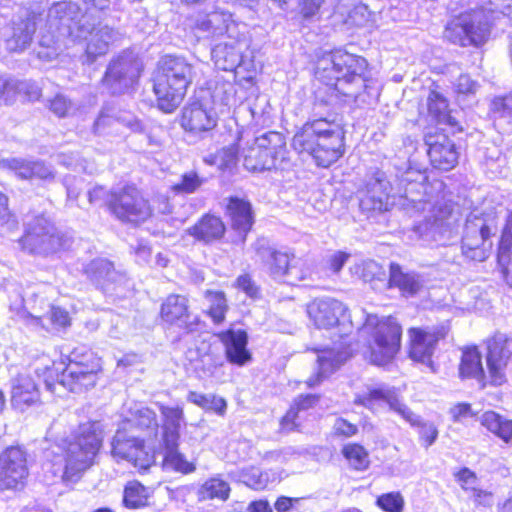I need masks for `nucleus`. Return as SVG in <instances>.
Masks as SVG:
<instances>
[{"label":"nucleus","instance_id":"obj_5","mask_svg":"<svg viewBox=\"0 0 512 512\" xmlns=\"http://www.w3.org/2000/svg\"><path fill=\"white\" fill-rule=\"evenodd\" d=\"M194 76V68L182 57L166 56L155 78L154 92L159 108L171 113L182 102Z\"/></svg>","mask_w":512,"mask_h":512},{"label":"nucleus","instance_id":"obj_12","mask_svg":"<svg viewBox=\"0 0 512 512\" xmlns=\"http://www.w3.org/2000/svg\"><path fill=\"white\" fill-rule=\"evenodd\" d=\"M22 248L30 253L50 254L63 247L62 237L55 226L44 216H36L26 223Z\"/></svg>","mask_w":512,"mask_h":512},{"label":"nucleus","instance_id":"obj_6","mask_svg":"<svg viewBox=\"0 0 512 512\" xmlns=\"http://www.w3.org/2000/svg\"><path fill=\"white\" fill-rule=\"evenodd\" d=\"M102 429L98 422L81 424L77 434L67 443L65 448V466L63 476L72 479L87 470L94 461L101 444Z\"/></svg>","mask_w":512,"mask_h":512},{"label":"nucleus","instance_id":"obj_45","mask_svg":"<svg viewBox=\"0 0 512 512\" xmlns=\"http://www.w3.org/2000/svg\"><path fill=\"white\" fill-rule=\"evenodd\" d=\"M342 455L347 460L350 468L357 471H364L370 465L367 450L356 443H349L343 446Z\"/></svg>","mask_w":512,"mask_h":512},{"label":"nucleus","instance_id":"obj_11","mask_svg":"<svg viewBox=\"0 0 512 512\" xmlns=\"http://www.w3.org/2000/svg\"><path fill=\"white\" fill-rule=\"evenodd\" d=\"M108 208L118 219L135 223L145 221L152 214V207L148 201L133 186L112 191L108 200Z\"/></svg>","mask_w":512,"mask_h":512},{"label":"nucleus","instance_id":"obj_30","mask_svg":"<svg viewBox=\"0 0 512 512\" xmlns=\"http://www.w3.org/2000/svg\"><path fill=\"white\" fill-rule=\"evenodd\" d=\"M227 34L230 41L217 44L212 50V59L215 66L223 71H233L242 59L243 34Z\"/></svg>","mask_w":512,"mask_h":512},{"label":"nucleus","instance_id":"obj_17","mask_svg":"<svg viewBox=\"0 0 512 512\" xmlns=\"http://www.w3.org/2000/svg\"><path fill=\"white\" fill-rule=\"evenodd\" d=\"M487 349L486 363L490 383L501 386L507 381L506 370L512 357V338L498 333L488 341Z\"/></svg>","mask_w":512,"mask_h":512},{"label":"nucleus","instance_id":"obj_32","mask_svg":"<svg viewBox=\"0 0 512 512\" xmlns=\"http://www.w3.org/2000/svg\"><path fill=\"white\" fill-rule=\"evenodd\" d=\"M218 336L225 346L227 359L231 363L242 366L251 360V354L247 350L248 336L244 330L231 328Z\"/></svg>","mask_w":512,"mask_h":512},{"label":"nucleus","instance_id":"obj_57","mask_svg":"<svg viewBox=\"0 0 512 512\" xmlns=\"http://www.w3.org/2000/svg\"><path fill=\"white\" fill-rule=\"evenodd\" d=\"M356 273H358L364 281H371L374 278L380 277L382 267L373 260H367L356 266Z\"/></svg>","mask_w":512,"mask_h":512},{"label":"nucleus","instance_id":"obj_9","mask_svg":"<svg viewBox=\"0 0 512 512\" xmlns=\"http://www.w3.org/2000/svg\"><path fill=\"white\" fill-rule=\"evenodd\" d=\"M491 24L483 11L461 14L450 21L444 30V38L462 47H480L490 36Z\"/></svg>","mask_w":512,"mask_h":512},{"label":"nucleus","instance_id":"obj_15","mask_svg":"<svg viewBox=\"0 0 512 512\" xmlns=\"http://www.w3.org/2000/svg\"><path fill=\"white\" fill-rule=\"evenodd\" d=\"M186 28L196 41L216 38L237 30V25L231 15L225 12L214 11L208 14L197 13L186 20Z\"/></svg>","mask_w":512,"mask_h":512},{"label":"nucleus","instance_id":"obj_47","mask_svg":"<svg viewBox=\"0 0 512 512\" xmlns=\"http://www.w3.org/2000/svg\"><path fill=\"white\" fill-rule=\"evenodd\" d=\"M205 299L208 302V315L212 318L214 323H221L225 319V314L228 310L227 299L222 291L207 290L205 292Z\"/></svg>","mask_w":512,"mask_h":512},{"label":"nucleus","instance_id":"obj_29","mask_svg":"<svg viewBox=\"0 0 512 512\" xmlns=\"http://www.w3.org/2000/svg\"><path fill=\"white\" fill-rule=\"evenodd\" d=\"M36 31V19L28 14L25 19L14 21L3 33L5 48L10 52H22L32 42Z\"/></svg>","mask_w":512,"mask_h":512},{"label":"nucleus","instance_id":"obj_21","mask_svg":"<svg viewBox=\"0 0 512 512\" xmlns=\"http://www.w3.org/2000/svg\"><path fill=\"white\" fill-rule=\"evenodd\" d=\"M448 328L444 325L430 329L412 328L409 331L411 338L410 357L418 362L426 364L434 370L431 356L436 343L444 338Z\"/></svg>","mask_w":512,"mask_h":512},{"label":"nucleus","instance_id":"obj_53","mask_svg":"<svg viewBox=\"0 0 512 512\" xmlns=\"http://www.w3.org/2000/svg\"><path fill=\"white\" fill-rule=\"evenodd\" d=\"M27 86L19 83V80L0 76V103L11 104L17 95H20L19 88Z\"/></svg>","mask_w":512,"mask_h":512},{"label":"nucleus","instance_id":"obj_36","mask_svg":"<svg viewBox=\"0 0 512 512\" xmlns=\"http://www.w3.org/2000/svg\"><path fill=\"white\" fill-rule=\"evenodd\" d=\"M459 375L463 379H476L481 387H485L487 383L491 385L489 374L487 376L484 374L481 354L476 347L463 350L459 366Z\"/></svg>","mask_w":512,"mask_h":512},{"label":"nucleus","instance_id":"obj_59","mask_svg":"<svg viewBox=\"0 0 512 512\" xmlns=\"http://www.w3.org/2000/svg\"><path fill=\"white\" fill-rule=\"evenodd\" d=\"M235 286L242 290L250 298H257L260 290L249 274L240 275L236 279Z\"/></svg>","mask_w":512,"mask_h":512},{"label":"nucleus","instance_id":"obj_7","mask_svg":"<svg viewBox=\"0 0 512 512\" xmlns=\"http://www.w3.org/2000/svg\"><path fill=\"white\" fill-rule=\"evenodd\" d=\"M363 329L372 336L369 360L379 366L390 362L400 348L401 327L396 320L392 317L378 319L377 316H369Z\"/></svg>","mask_w":512,"mask_h":512},{"label":"nucleus","instance_id":"obj_46","mask_svg":"<svg viewBox=\"0 0 512 512\" xmlns=\"http://www.w3.org/2000/svg\"><path fill=\"white\" fill-rule=\"evenodd\" d=\"M165 447L164 463L167 467L175 471L188 474L195 471L196 467L193 462H189L183 454L178 452V443L173 446L169 443H163Z\"/></svg>","mask_w":512,"mask_h":512},{"label":"nucleus","instance_id":"obj_54","mask_svg":"<svg viewBox=\"0 0 512 512\" xmlns=\"http://www.w3.org/2000/svg\"><path fill=\"white\" fill-rule=\"evenodd\" d=\"M404 503L399 492L385 493L377 498V505L385 512H403Z\"/></svg>","mask_w":512,"mask_h":512},{"label":"nucleus","instance_id":"obj_3","mask_svg":"<svg viewBox=\"0 0 512 512\" xmlns=\"http://www.w3.org/2000/svg\"><path fill=\"white\" fill-rule=\"evenodd\" d=\"M366 69L367 62L363 57L339 50L318 63L316 75L339 94L357 100L366 88Z\"/></svg>","mask_w":512,"mask_h":512},{"label":"nucleus","instance_id":"obj_27","mask_svg":"<svg viewBox=\"0 0 512 512\" xmlns=\"http://www.w3.org/2000/svg\"><path fill=\"white\" fill-rule=\"evenodd\" d=\"M345 311L344 304L332 298L315 299L307 306V313L315 326L325 329L335 326Z\"/></svg>","mask_w":512,"mask_h":512},{"label":"nucleus","instance_id":"obj_23","mask_svg":"<svg viewBox=\"0 0 512 512\" xmlns=\"http://www.w3.org/2000/svg\"><path fill=\"white\" fill-rule=\"evenodd\" d=\"M138 76V64L131 53L114 59L105 74L104 82L113 93H121L130 87Z\"/></svg>","mask_w":512,"mask_h":512},{"label":"nucleus","instance_id":"obj_28","mask_svg":"<svg viewBox=\"0 0 512 512\" xmlns=\"http://www.w3.org/2000/svg\"><path fill=\"white\" fill-rule=\"evenodd\" d=\"M390 183L382 172H377L366 184L365 195L360 206L367 211H385L389 206Z\"/></svg>","mask_w":512,"mask_h":512},{"label":"nucleus","instance_id":"obj_44","mask_svg":"<svg viewBox=\"0 0 512 512\" xmlns=\"http://www.w3.org/2000/svg\"><path fill=\"white\" fill-rule=\"evenodd\" d=\"M428 111L438 123L454 125L455 120L448 110L447 100L438 92L431 91L427 99Z\"/></svg>","mask_w":512,"mask_h":512},{"label":"nucleus","instance_id":"obj_26","mask_svg":"<svg viewBox=\"0 0 512 512\" xmlns=\"http://www.w3.org/2000/svg\"><path fill=\"white\" fill-rule=\"evenodd\" d=\"M217 120V114L213 108L201 102H192L183 109L181 125L187 132L200 135L213 130Z\"/></svg>","mask_w":512,"mask_h":512},{"label":"nucleus","instance_id":"obj_61","mask_svg":"<svg viewBox=\"0 0 512 512\" xmlns=\"http://www.w3.org/2000/svg\"><path fill=\"white\" fill-rule=\"evenodd\" d=\"M455 478L461 485L462 489L468 491L475 489L477 481L476 474L468 468H462L455 474Z\"/></svg>","mask_w":512,"mask_h":512},{"label":"nucleus","instance_id":"obj_43","mask_svg":"<svg viewBox=\"0 0 512 512\" xmlns=\"http://www.w3.org/2000/svg\"><path fill=\"white\" fill-rule=\"evenodd\" d=\"M229 476L232 480L245 484L246 486L255 489L262 490L268 484V475L262 473L256 467L242 468L231 471Z\"/></svg>","mask_w":512,"mask_h":512},{"label":"nucleus","instance_id":"obj_20","mask_svg":"<svg viewBox=\"0 0 512 512\" xmlns=\"http://www.w3.org/2000/svg\"><path fill=\"white\" fill-rule=\"evenodd\" d=\"M28 475L25 453L10 447L0 454V490L17 489Z\"/></svg>","mask_w":512,"mask_h":512},{"label":"nucleus","instance_id":"obj_63","mask_svg":"<svg viewBox=\"0 0 512 512\" xmlns=\"http://www.w3.org/2000/svg\"><path fill=\"white\" fill-rule=\"evenodd\" d=\"M477 88V83L473 81L468 75H460L455 83V89L459 94L474 93Z\"/></svg>","mask_w":512,"mask_h":512},{"label":"nucleus","instance_id":"obj_35","mask_svg":"<svg viewBox=\"0 0 512 512\" xmlns=\"http://www.w3.org/2000/svg\"><path fill=\"white\" fill-rule=\"evenodd\" d=\"M162 417V440L170 445L177 444L180 437V428L185 421L184 411L181 406L170 407L159 404Z\"/></svg>","mask_w":512,"mask_h":512},{"label":"nucleus","instance_id":"obj_16","mask_svg":"<svg viewBox=\"0 0 512 512\" xmlns=\"http://www.w3.org/2000/svg\"><path fill=\"white\" fill-rule=\"evenodd\" d=\"M111 454L117 461H127L138 470H147L154 463V455L148 452L143 441L117 431L111 442Z\"/></svg>","mask_w":512,"mask_h":512},{"label":"nucleus","instance_id":"obj_18","mask_svg":"<svg viewBox=\"0 0 512 512\" xmlns=\"http://www.w3.org/2000/svg\"><path fill=\"white\" fill-rule=\"evenodd\" d=\"M160 319L169 327H176L186 333L192 332L198 325V317L189 309V299L180 294H170L160 307Z\"/></svg>","mask_w":512,"mask_h":512},{"label":"nucleus","instance_id":"obj_41","mask_svg":"<svg viewBox=\"0 0 512 512\" xmlns=\"http://www.w3.org/2000/svg\"><path fill=\"white\" fill-rule=\"evenodd\" d=\"M479 421L488 431L499 437L505 443L512 442V420L506 419L494 411L484 412Z\"/></svg>","mask_w":512,"mask_h":512},{"label":"nucleus","instance_id":"obj_19","mask_svg":"<svg viewBox=\"0 0 512 512\" xmlns=\"http://www.w3.org/2000/svg\"><path fill=\"white\" fill-rule=\"evenodd\" d=\"M489 236L490 229L485 220L476 215L469 216L462 238L463 254L471 260L484 261L488 257V250L491 246L488 243Z\"/></svg>","mask_w":512,"mask_h":512},{"label":"nucleus","instance_id":"obj_33","mask_svg":"<svg viewBox=\"0 0 512 512\" xmlns=\"http://www.w3.org/2000/svg\"><path fill=\"white\" fill-rule=\"evenodd\" d=\"M39 400V392L34 380L28 375H18L11 384V404L24 411Z\"/></svg>","mask_w":512,"mask_h":512},{"label":"nucleus","instance_id":"obj_50","mask_svg":"<svg viewBox=\"0 0 512 512\" xmlns=\"http://www.w3.org/2000/svg\"><path fill=\"white\" fill-rule=\"evenodd\" d=\"M131 416V421L141 429L151 430V432L158 429L156 413L148 407L135 405L131 409Z\"/></svg>","mask_w":512,"mask_h":512},{"label":"nucleus","instance_id":"obj_60","mask_svg":"<svg viewBox=\"0 0 512 512\" xmlns=\"http://www.w3.org/2000/svg\"><path fill=\"white\" fill-rule=\"evenodd\" d=\"M493 111L498 113L502 118L512 117V91L503 96L496 98L492 103Z\"/></svg>","mask_w":512,"mask_h":512},{"label":"nucleus","instance_id":"obj_55","mask_svg":"<svg viewBox=\"0 0 512 512\" xmlns=\"http://www.w3.org/2000/svg\"><path fill=\"white\" fill-rule=\"evenodd\" d=\"M0 227L11 232L17 229L18 221L8 208V197L0 192Z\"/></svg>","mask_w":512,"mask_h":512},{"label":"nucleus","instance_id":"obj_4","mask_svg":"<svg viewBox=\"0 0 512 512\" xmlns=\"http://www.w3.org/2000/svg\"><path fill=\"white\" fill-rule=\"evenodd\" d=\"M443 183L436 181L432 185L410 183L405 190L400 205L407 213L423 212L425 223L417 227L420 232H437L452 212V205L441 194Z\"/></svg>","mask_w":512,"mask_h":512},{"label":"nucleus","instance_id":"obj_38","mask_svg":"<svg viewBox=\"0 0 512 512\" xmlns=\"http://www.w3.org/2000/svg\"><path fill=\"white\" fill-rule=\"evenodd\" d=\"M389 282L407 296L416 295L424 286L422 276L415 272H404L401 266L395 263L390 265Z\"/></svg>","mask_w":512,"mask_h":512},{"label":"nucleus","instance_id":"obj_25","mask_svg":"<svg viewBox=\"0 0 512 512\" xmlns=\"http://www.w3.org/2000/svg\"><path fill=\"white\" fill-rule=\"evenodd\" d=\"M428 156L436 169L448 171L458 163L459 152L454 142L444 134L427 135Z\"/></svg>","mask_w":512,"mask_h":512},{"label":"nucleus","instance_id":"obj_58","mask_svg":"<svg viewBox=\"0 0 512 512\" xmlns=\"http://www.w3.org/2000/svg\"><path fill=\"white\" fill-rule=\"evenodd\" d=\"M449 414L451 419L455 423L463 422L468 418H473L477 415L475 411H473L471 405L469 403H457L452 406L449 410Z\"/></svg>","mask_w":512,"mask_h":512},{"label":"nucleus","instance_id":"obj_22","mask_svg":"<svg viewBox=\"0 0 512 512\" xmlns=\"http://www.w3.org/2000/svg\"><path fill=\"white\" fill-rule=\"evenodd\" d=\"M84 31H78L72 38L73 41L86 39V56L89 62H93L98 56L107 53L109 45L119 39V33L108 26H96L90 24L89 19L84 23Z\"/></svg>","mask_w":512,"mask_h":512},{"label":"nucleus","instance_id":"obj_52","mask_svg":"<svg viewBox=\"0 0 512 512\" xmlns=\"http://www.w3.org/2000/svg\"><path fill=\"white\" fill-rule=\"evenodd\" d=\"M209 165H215L220 170H228L235 166L237 161V151L234 146L224 147L214 155L204 159Z\"/></svg>","mask_w":512,"mask_h":512},{"label":"nucleus","instance_id":"obj_37","mask_svg":"<svg viewBox=\"0 0 512 512\" xmlns=\"http://www.w3.org/2000/svg\"><path fill=\"white\" fill-rule=\"evenodd\" d=\"M225 230V225L219 217L208 214L190 227L187 233L198 241L210 243L221 239Z\"/></svg>","mask_w":512,"mask_h":512},{"label":"nucleus","instance_id":"obj_49","mask_svg":"<svg viewBox=\"0 0 512 512\" xmlns=\"http://www.w3.org/2000/svg\"><path fill=\"white\" fill-rule=\"evenodd\" d=\"M204 178L196 171H187L180 176L178 182L171 185V191L175 194H192L204 184Z\"/></svg>","mask_w":512,"mask_h":512},{"label":"nucleus","instance_id":"obj_62","mask_svg":"<svg viewBox=\"0 0 512 512\" xmlns=\"http://www.w3.org/2000/svg\"><path fill=\"white\" fill-rule=\"evenodd\" d=\"M349 18L356 26H363L370 19V11L367 6L359 5L350 12Z\"/></svg>","mask_w":512,"mask_h":512},{"label":"nucleus","instance_id":"obj_1","mask_svg":"<svg viewBox=\"0 0 512 512\" xmlns=\"http://www.w3.org/2000/svg\"><path fill=\"white\" fill-rule=\"evenodd\" d=\"M298 153L311 156L316 164L328 167L344 154V131L340 122L318 118L303 125L292 140Z\"/></svg>","mask_w":512,"mask_h":512},{"label":"nucleus","instance_id":"obj_24","mask_svg":"<svg viewBox=\"0 0 512 512\" xmlns=\"http://www.w3.org/2000/svg\"><path fill=\"white\" fill-rule=\"evenodd\" d=\"M0 169L14 175L20 180H53L55 174L50 166L43 161L21 157H7L0 159Z\"/></svg>","mask_w":512,"mask_h":512},{"label":"nucleus","instance_id":"obj_14","mask_svg":"<svg viewBox=\"0 0 512 512\" xmlns=\"http://www.w3.org/2000/svg\"><path fill=\"white\" fill-rule=\"evenodd\" d=\"M266 265L268 273L273 279L292 285L308 279L311 275L305 262L289 251H271Z\"/></svg>","mask_w":512,"mask_h":512},{"label":"nucleus","instance_id":"obj_10","mask_svg":"<svg viewBox=\"0 0 512 512\" xmlns=\"http://www.w3.org/2000/svg\"><path fill=\"white\" fill-rule=\"evenodd\" d=\"M286 158V145L280 133L269 132L256 138L244 154V166L249 171L278 168Z\"/></svg>","mask_w":512,"mask_h":512},{"label":"nucleus","instance_id":"obj_2","mask_svg":"<svg viewBox=\"0 0 512 512\" xmlns=\"http://www.w3.org/2000/svg\"><path fill=\"white\" fill-rule=\"evenodd\" d=\"M89 19L88 13L82 15L79 6L71 1H59L48 10V34H41L37 56L44 61L55 59L67 46L66 38L84 31V23Z\"/></svg>","mask_w":512,"mask_h":512},{"label":"nucleus","instance_id":"obj_34","mask_svg":"<svg viewBox=\"0 0 512 512\" xmlns=\"http://www.w3.org/2000/svg\"><path fill=\"white\" fill-rule=\"evenodd\" d=\"M227 213L233 230L238 232L244 241L254 222L251 204L242 198L230 197Z\"/></svg>","mask_w":512,"mask_h":512},{"label":"nucleus","instance_id":"obj_51","mask_svg":"<svg viewBox=\"0 0 512 512\" xmlns=\"http://www.w3.org/2000/svg\"><path fill=\"white\" fill-rule=\"evenodd\" d=\"M316 402L317 398L314 395L298 397L283 417L282 426L286 429H292L295 426V420L298 417V413L314 406Z\"/></svg>","mask_w":512,"mask_h":512},{"label":"nucleus","instance_id":"obj_48","mask_svg":"<svg viewBox=\"0 0 512 512\" xmlns=\"http://www.w3.org/2000/svg\"><path fill=\"white\" fill-rule=\"evenodd\" d=\"M187 400L203 409L213 410L218 414H223L226 409V401L212 394H201L190 391L187 395Z\"/></svg>","mask_w":512,"mask_h":512},{"label":"nucleus","instance_id":"obj_31","mask_svg":"<svg viewBox=\"0 0 512 512\" xmlns=\"http://www.w3.org/2000/svg\"><path fill=\"white\" fill-rule=\"evenodd\" d=\"M317 352V373L307 381L313 387L334 373L350 356L349 352L340 348L315 349Z\"/></svg>","mask_w":512,"mask_h":512},{"label":"nucleus","instance_id":"obj_40","mask_svg":"<svg viewBox=\"0 0 512 512\" xmlns=\"http://www.w3.org/2000/svg\"><path fill=\"white\" fill-rule=\"evenodd\" d=\"M231 492L230 484L217 474L206 479L197 489L199 501L219 500L225 502Z\"/></svg>","mask_w":512,"mask_h":512},{"label":"nucleus","instance_id":"obj_8","mask_svg":"<svg viewBox=\"0 0 512 512\" xmlns=\"http://www.w3.org/2000/svg\"><path fill=\"white\" fill-rule=\"evenodd\" d=\"M355 403L363 405L371 410L376 409L377 405L385 403L389 406L390 410L397 413L412 426L420 425L419 434L426 447L431 446L437 439L438 430L436 426L432 423L421 424L419 417L402 402L394 388L380 386L372 389L367 394L357 396L355 398Z\"/></svg>","mask_w":512,"mask_h":512},{"label":"nucleus","instance_id":"obj_13","mask_svg":"<svg viewBox=\"0 0 512 512\" xmlns=\"http://www.w3.org/2000/svg\"><path fill=\"white\" fill-rule=\"evenodd\" d=\"M76 357L74 355L70 360L57 384L71 392L80 393L96 385L102 365L100 359L92 353L85 355L81 361L76 360Z\"/></svg>","mask_w":512,"mask_h":512},{"label":"nucleus","instance_id":"obj_56","mask_svg":"<svg viewBox=\"0 0 512 512\" xmlns=\"http://www.w3.org/2000/svg\"><path fill=\"white\" fill-rule=\"evenodd\" d=\"M50 110L58 117L71 115L74 110V104L62 94L56 95L49 105Z\"/></svg>","mask_w":512,"mask_h":512},{"label":"nucleus","instance_id":"obj_39","mask_svg":"<svg viewBox=\"0 0 512 512\" xmlns=\"http://www.w3.org/2000/svg\"><path fill=\"white\" fill-rule=\"evenodd\" d=\"M85 273L103 291H110L111 288L110 278H107L108 275L113 274L120 280H124V273L116 271L113 264L106 259L91 261L85 268Z\"/></svg>","mask_w":512,"mask_h":512},{"label":"nucleus","instance_id":"obj_64","mask_svg":"<svg viewBox=\"0 0 512 512\" xmlns=\"http://www.w3.org/2000/svg\"><path fill=\"white\" fill-rule=\"evenodd\" d=\"M49 318L51 322L57 326L65 327L69 324V315L68 312L64 309H61L59 307H50L49 311Z\"/></svg>","mask_w":512,"mask_h":512},{"label":"nucleus","instance_id":"obj_42","mask_svg":"<svg viewBox=\"0 0 512 512\" xmlns=\"http://www.w3.org/2000/svg\"><path fill=\"white\" fill-rule=\"evenodd\" d=\"M150 488L142 485L139 481H129L123 491V504L129 509H139L148 505L151 497Z\"/></svg>","mask_w":512,"mask_h":512}]
</instances>
